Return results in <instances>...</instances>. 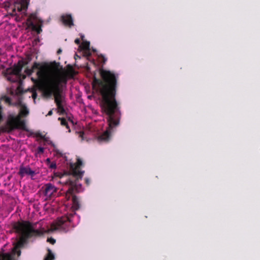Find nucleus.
Returning a JSON list of instances; mask_svg holds the SVG:
<instances>
[{"label": "nucleus", "mask_w": 260, "mask_h": 260, "mask_svg": "<svg viewBox=\"0 0 260 260\" xmlns=\"http://www.w3.org/2000/svg\"><path fill=\"white\" fill-rule=\"evenodd\" d=\"M29 1V0H22L21 1L7 0L3 3V7L10 15L16 16L15 20L17 21H20L21 17L18 15L17 12L20 13L23 11H26Z\"/></svg>", "instance_id": "5"}, {"label": "nucleus", "mask_w": 260, "mask_h": 260, "mask_svg": "<svg viewBox=\"0 0 260 260\" xmlns=\"http://www.w3.org/2000/svg\"><path fill=\"white\" fill-rule=\"evenodd\" d=\"M76 57H75V59H76V58H78V57H79H79H79V56H78V55H77V54H76Z\"/></svg>", "instance_id": "33"}, {"label": "nucleus", "mask_w": 260, "mask_h": 260, "mask_svg": "<svg viewBox=\"0 0 260 260\" xmlns=\"http://www.w3.org/2000/svg\"><path fill=\"white\" fill-rule=\"evenodd\" d=\"M49 168L51 169H54L56 168V164L55 162H51L50 163Z\"/></svg>", "instance_id": "22"}, {"label": "nucleus", "mask_w": 260, "mask_h": 260, "mask_svg": "<svg viewBox=\"0 0 260 260\" xmlns=\"http://www.w3.org/2000/svg\"><path fill=\"white\" fill-rule=\"evenodd\" d=\"M44 148L42 147H39L37 149V153L38 154H42L44 153Z\"/></svg>", "instance_id": "23"}, {"label": "nucleus", "mask_w": 260, "mask_h": 260, "mask_svg": "<svg viewBox=\"0 0 260 260\" xmlns=\"http://www.w3.org/2000/svg\"><path fill=\"white\" fill-rule=\"evenodd\" d=\"M83 38H84V36H82V39H83Z\"/></svg>", "instance_id": "36"}, {"label": "nucleus", "mask_w": 260, "mask_h": 260, "mask_svg": "<svg viewBox=\"0 0 260 260\" xmlns=\"http://www.w3.org/2000/svg\"><path fill=\"white\" fill-rule=\"evenodd\" d=\"M46 161H47L48 162H49V163H51V161H50V158H47V159H46Z\"/></svg>", "instance_id": "30"}, {"label": "nucleus", "mask_w": 260, "mask_h": 260, "mask_svg": "<svg viewBox=\"0 0 260 260\" xmlns=\"http://www.w3.org/2000/svg\"><path fill=\"white\" fill-rule=\"evenodd\" d=\"M32 80L35 83H36V82H37L38 81V80H37V79H35H35H34L33 78H32Z\"/></svg>", "instance_id": "31"}, {"label": "nucleus", "mask_w": 260, "mask_h": 260, "mask_svg": "<svg viewBox=\"0 0 260 260\" xmlns=\"http://www.w3.org/2000/svg\"><path fill=\"white\" fill-rule=\"evenodd\" d=\"M42 190L46 197V200L50 199L57 191V188L51 183H47L42 187Z\"/></svg>", "instance_id": "10"}, {"label": "nucleus", "mask_w": 260, "mask_h": 260, "mask_svg": "<svg viewBox=\"0 0 260 260\" xmlns=\"http://www.w3.org/2000/svg\"><path fill=\"white\" fill-rule=\"evenodd\" d=\"M47 241L52 244H54L55 243V240L53 238L48 239Z\"/></svg>", "instance_id": "25"}, {"label": "nucleus", "mask_w": 260, "mask_h": 260, "mask_svg": "<svg viewBox=\"0 0 260 260\" xmlns=\"http://www.w3.org/2000/svg\"><path fill=\"white\" fill-rule=\"evenodd\" d=\"M23 66V61L19 60L17 63L14 64L12 67L7 69L5 72V75L7 77V79L12 82H15V80L12 79V77L14 75L20 77Z\"/></svg>", "instance_id": "9"}, {"label": "nucleus", "mask_w": 260, "mask_h": 260, "mask_svg": "<svg viewBox=\"0 0 260 260\" xmlns=\"http://www.w3.org/2000/svg\"><path fill=\"white\" fill-rule=\"evenodd\" d=\"M76 57H75V59H76V58H78V57H79H79H79V56H78V55H77V54H76Z\"/></svg>", "instance_id": "34"}, {"label": "nucleus", "mask_w": 260, "mask_h": 260, "mask_svg": "<svg viewBox=\"0 0 260 260\" xmlns=\"http://www.w3.org/2000/svg\"><path fill=\"white\" fill-rule=\"evenodd\" d=\"M47 251L48 253L45 257L44 260H54L55 259V256L51 250L48 248L47 249Z\"/></svg>", "instance_id": "14"}, {"label": "nucleus", "mask_w": 260, "mask_h": 260, "mask_svg": "<svg viewBox=\"0 0 260 260\" xmlns=\"http://www.w3.org/2000/svg\"><path fill=\"white\" fill-rule=\"evenodd\" d=\"M80 47L84 51L85 55L89 56L91 55L90 52V43L86 41H83Z\"/></svg>", "instance_id": "13"}, {"label": "nucleus", "mask_w": 260, "mask_h": 260, "mask_svg": "<svg viewBox=\"0 0 260 260\" xmlns=\"http://www.w3.org/2000/svg\"><path fill=\"white\" fill-rule=\"evenodd\" d=\"M64 82L66 84V80H64Z\"/></svg>", "instance_id": "35"}, {"label": "nucleus", "mask_w": 260, "mask_h": 260, "mask_svg": "<svg viewBox=\"0 0 260 260\" xmlns=\"http://www.w3.org/2000/svg\"><path fill=\"white\" fill-rule=\"evenodd\" d=\"M62 23L66 26L71 27L74 25L73 19L71 14L62 15L60 17Z\"/></svg>", "instance_id": "12"}, {"label": "nucleus", "mask_w": 260, "mask_h": 260, "mask_svg": "<svg viewBox=\"0 0 260 260\" xmlns=\"http://www.w3.org/2000/svg\"><path fill=\"white\" fill-rule=\"evenodd\" d=\"M61 52H62L61 49H59L57 50V54H59V53H60Z\"/></svg>", "instance_id": "29"}, {"label": "nucleus", "mask_w": 260, "mask_h": 260, "mask_svg": "<svg viewBox=\"0 0 260 260\" xmlns=\"http://www.w3.org/2000/svg\"><path fill=\"white\" fill-rule=\"evenodd\" d=\"M100 61L103 63H105L107 60V59L102 54H101L99 56Z\"/></svg>", "instance_id": "20"}, {"label": "nucleus", "mask_w": 260, "mask_h": 260, "mask_svg": "<svg viewBox=\"0 0 260 260\" xmlns=\"http://www.w3.org/2000/svg\"><path fill=\"white\" fill-rule=\"evenodd\" d=\"M75 44H77V45H79L80 44V40L78 38H77L75 39Z\"/></svg>", "instance_id": "27"}, {"label": "nucleus", "mask_w": 260, "mask_h": 260, "mask_svg": "<svg viewBox=\"0 0 260 260\" xmlns=\"http://www.w3.org/2000/svg\"><path fill=\"white\" fill-rule=\"evenodd\" d=\"M59 63H57V62H56L55 61L53 62H52L50 65V68L56 71L58 70V68H59Z\"/></svg>", "instance_id": "18"}, {"label": "nucleus", "mask_w": 260, "mask_h": 260, "mask_svg": "<svg viewBox=\"0 0 260 260\" xmlns=\"http://www.w3.org/2000/svg\"><path fill=\"white\" fill-rule=\"evenodd\" d=\"M62 79L58 77H52L46 81L41 86L44 96L50 98L54 95L58 112L63 115L66 113L64 105L66 104L65 97L62 95Z\"/></svg>", "instance_id": "4"}, {"label": "nucleus", "mask_w": 260, "mask_h": 260, "mask_svg": "<svg viewBox=\"0 0 260 260\" xmlns=\"http://www.w3.org/2000/svg\"><path fill=\"white\" fill-rule=\"evenodd\" d=\"M58 120L60 121L61 125L66 126V127L69 129V132H70V127L68 125V122L65 118L59 117Z\"/></svg>", "instance_id": "17"}, {"label": "nucleus", "mask_w": 260, "mask_h": 260, "mask_svg": "<svg viewBox=\"0 0 260 260\" xmlns=\"http://www.w3.org/2000/svg\"><path fill=\"white\" fill-rule=\"evenodd\" d=\"M36 69H38L37 75L40 80H43L46 79L49 70V66L47 65L41 66L40 63L35 62L31 69L27 68L25 69L24 72L28 76H30Z\"/></svg>", "instance_id": "8"}, {"label": "nucleus", "mask_w": 260, "mask_h": 260, "mask_svg": "<svg viewBox=\"0 0 260 260\" xmlns=\"http://www.w3.org/2000/svg\"><path fill=\"white\" fill-rule=\"evenodd\" d=\"M100 74L101 78L94 77L92 86L102 96V112L107 116L108 123L106 131L98 137V141L101 143L107 142L110 139L113 129L120 124L121 112L120 105L116 99L118 75L103 69L100 70Z\"/></svg>", "instance_id": "1"}, {"label": "nucleus", "mask_w": 260, "mask_h": 260, "mask_svg": "<svg viewBox=\"0 0 260 260\" xmlns=\"http://www.w3.org/2000/svg\"><path fill=\"white\" fill-rule=\"evenodd\" d=\"M75 214L74 212V214L58 218L56 221L51 224L52 230H60L64 233L68 232L72 222V217Z\"/></svg>", "instance_id": "7"}, {"label": "nucleus", "mask_w": 260, "mask_h": 260, "mask_svg": "<svg viewBox=\"0 0 260 260\" xmlns=\"http://www.w3.org/2000/svg\"><path fill=\"white\" fill-rule=\"evenodd\" d=\"M28 27H30L32 30L36 31L38 34H40L42 29L41 26H37L34 22H30V25H28Z\"/></svg>", "instance_id": "15"}, {"label": "nucleus", "mask_w": 260, "mask_h": 260, "mask_svg": "<svg viewBox=\"0 0 260 260\" xmlns=\"http://www.w3.org/2000/svg\"><path fill=\"white\" fill-rule=\"evenodd\" d=\"M18 174L22 178L25 175H29L31 177H34L36 173L29 166H21L19 168Z\"/></svg>", "instance_id": "11"}, {"label": "nucleus", "mask_w": 260, "mask_h": 260, "mask_svg": "<svg viewBox=\"0 0 260 260\" xmlns=\"http://www.w3.org/2000/svg\"><path fill=\"white\" fill-rule=\"evenodd\" d=\"M76 57H75V59H76V58H78V57H79H79H79V56H78V55H77V54H76Z\"/></svg>", "instance_id": "32"}, {"label": "nucleus", "mask_w": 260, "mask_h": 260, "mask_svg": "<svg viewBox=\"0 0 260 260\" xmlns=\"http://www.w3.org/2000/svg\"><path fill=\"white\" fill-rule=\"evenodd\" d=\"M37 19V15L35 13L31 14L27 19V23L28 25H30V22H33L34 20H36Z\"/></svg>", "instance_id": "16"}, {"label": "nucleus", "mask_w": 260, "mask_h": 260, "mask_svg": "<svg viewBox=\"0 0 260 260\" xmlns=\"http://www.w3.org/2000/svg\"><path fill=\"white\" fill-rule=\"evenodd\" d=\"M53 109L50 110L48 114L46 115V116H51L52 114H53Z\"/></svg>", "instance_id": "26"}, {"label": "nucleus", "mask_w": 260, "mask_h": 260, "mask_svg": "<svg viewBox=\"0 0 260 260\" xmlns=\"http://www.w3.org/2000/svg\"><path fill=\"white\" fill-rule=\"evenodd\" d=\"M37 93L35 90H34L32 94V98L34 101L37 98Z\"/></svg>", "instance_id": "24"}, {"label": "nucleus", "mask_w": 260, "mask_h": 260, "mask_svg": "<svg viewBox=\"0 0 260 260\" xmlns=\"http://www.w3.org/2000/svg\"><path fill=\"white\" fill-rule=\"evenodd\" d=\"M85 182H86V183L87 185H89V184L90 181H89V179H88V178H86V179H85Z\"/></svg>", "instance_id": "28"}, {"label": "nucleus", "mask_w": 260, "mask_h": 260, "mask_svg": "<svg viewBox=\"0 0 260 260\" xmlns=\"http://www.w3.org/2000/svg\"><path fill=\"white\" fill-rule=\"evenodd\" d=\"M3 99L5 101L6 103L10 104L11 102V99L9 96H4L3 97Z\"/></svg>", "instance_id": "21"}, {"label": "nucleus", "mask_w": 260, "mask_h": 260, "mask_svg": "<svg viewBox=\"0 0 260 260\" xmlns=\"http://www.w3.org/2000/svg\"><path fill=\"white\" fill-rule=\"evenodd\" d=\"M13 229L19 236L17 238V241L14 243L13 255L9 253H2L0 254V260H15L14 255L17 254L18 256L21 255V252L19 249L27 243L29 239L42 234L41 231L35 229L32 224L28 221L15 222L13 225Z\"/></svg>", "instance_id": "3"}, {"label": "nucleus", "mask_w": 260, "mask_h": 260, "mask_svg": "<svg viewBox=\"0 0 260 260\" xmlns=\"http://www.w3.org/2000/svg\"><path fill=\"white\" fill-rule=\"evenodd\" d=\"M83 166V162L80 158H77L76 163L70 164V170L71 175L67 174L56 172L54 176L58 177L60 180L58 183L69 185V188L67 191L66 196L69 200L70 196L72 197V207L74 211L78 210L80 207V204L78 198L74 195L75 192H79L82 190V185L79 181L82 179L84 171L80 170V168Z\"/></svg>", "instance_id": "2"}, {"label": "nucleus", "mask_w": 260, "mask_h": 260, "mask_svg": "<svg viewBox=\"0 0 260 260\" xmlns=\"http://www.w3.org/2000/svg\"><path fill=\"white\" fill-rule=\"evenodd\" d=\"M29 111L26 107H22L20 111V115L15 116L13 115H9L7 121V126L11 131L15 129H26L25 123L24 120L21 119V116H26Z\"/></svg>", "instance_id": "6"}, {"label": "nucleus", "mask_w": 260, "mask_h": 260, "mask_svg": "<svg viewBox=\"0 0 260 260\" xmlns=\"http://www.w3.org/2000/svg\"><path fill=\"white\" fill-rule=\"evenodd\" d=\"M36 137H39L41 139H43L44 141H47V138L45 137V136L43 135L42 134H41L40 133H37L36 134Z\"/></svg>", "instance_id": "19"}]
</instances>
